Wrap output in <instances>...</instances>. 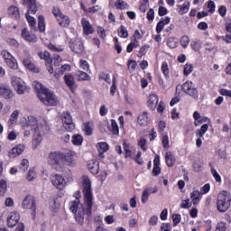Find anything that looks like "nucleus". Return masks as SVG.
Here are the masks:
<instances>
[{
  "label": "nucleus",
  "instance_id": "obj_1",
  "mask_svg": "<svg viewBox=\"0 0 231 231\" xmlns=\"http://www.w3.org/2000/svg\"><path fill=\"white\" fill-rule=\"evenodd\" d=\"M82 185L87 209H85L84 206L80 204L79 197H76L75 200L70 201L69 204V210L75 214L76 221L79 225H83L84 216H86V214L87 216H90L91 208H93V191L91 189V180H89V177H82Z\"/></svg>",
  "mask_w": 231,
  "mask_h": 231
},
{
  "label": "nucleus",
  "instance_id": "obj_19",
  "mask_svg": "<svg viewBox=\"0 0 231 231\" xmlns=\"http://www.w3.org/2000/svg\"><path fill=\"white\" fill-rule=\"evenodd\" d=\"M26 146L23 143H20L9 151L8 156L10 158H17V156H21V154L24 152Z\"/></svg>",
  "mask_w": 231,
  "mask_h": 231
},
{
  "label": "nucleus",
  "instance_id": "obj_22",
  "mask_svg": "<svg viewBox=\"0 0 231 231\" xmlns=\"http://www.w3.org/2000/svg\"><path fill=\"white\" fill-rule=\"evenodd\" d=\"M81 25L85 35H91V33L95 32L93 25H91V23H89L86 18L81 19Z\"/></svg>",
  "mask_w": 231,
  "mask_h": 231
},
{
  "label": "nucleus",
  "instance_id": "obj_63",
  "mask_svg": "<svg viewBox=\"0 0 231 231\" xmlns=\"http://www.w3.org/2000/svg\"><path fill=\"white\" fill-rule=\"evenodd\" d=\"M162 71L165 77H169V64L167 62L162 64Z\"/></svg>",
  "mask_w": 231,
  "mask_h": 231
},
{
  "label": "nucleus",
  "instance_id": "obj_47",
  "mask_svg": "<svg viewBox=\"0 0 231 231\" xmlns=\"http://www.w3.org/2000/svg\"><path fill=\"white\" fill-rule=\"evenodd\" d=\"M167 46L171 49L178 48V39L172 37L168 38Z\"/></svg>",
  "mask_w": 231,
  "mask_h": 231
},
{
  "label": "nucleus",
  "instance_id": "obj_48",
  "mask_svg": "<svg viewBox=\"0 0 231 231\" xmlns=\"http://www.w3.org/2000/svg\"><path fill=\"white\" fill-rule=\"evenodd\" d=\"M118 35L123 39H126V37H129V32H127V28H125L124 25H121L118 29Z\"/></svg>",
  "mask_w": 231,
  "mask_h": 231
},
{
  "label": "nucleus",
  "instance_id": "obj_54",
  "mask_svg": "<svg viewBox=\"0 0 231 231\" xmlns=\"http://www.w3.org/2000/svg\"><path fill=\"white\" fill-rule=\"evenodd\" d=\"M136 66L137 64L135 60H128L127 68L130 73H133L136 69Z\"/></svg>",
  "mask_w": 231,
  "mask_h": 231
},
{
  "label": "nucleus",
  "instance_id": "obj_39",
  "mask_svg": "<svg viewBox=\"0 0 231 231\" xmlns=\"http://www.w3.org/2000/svg\"><path fill=\"white\" fill-rule=\"evenodd\" d=\"M83 131L86 136H91V134H93V125L89 122L84 123Z\"/></svg>",
  "mask_w": 231,
  "mask_h": 231
},
{
  "label": "nucleus",
  "instance_id": "obj_20",
  "mask_svg": "<svg viewBox=\"0 0 231 231\" xmlns=\"http://www.w3.org/2000/svg\"><path fill=\"white\" fill-rule=\"evenodd\" d=\"M23 39L26 42H37V36L32 32H30L28 29L23 28L21 33Z\"/></svg>",
  "mask_w": 231,
  "mask_h": 231
},
{
  "label": "nucleus",
  "instance_id": "obj_27",
  "mask_svg": "<svg viewBox=\"0 0 231 231\" xmlns=\"http://www.w3.org/2000/svg\"><path fill=\"white\" fill-rule=\"evenodd\" d=\"M97 149L99 152V158H104V152H107V151H109V144L106 142L97 143Z\"/></svg>",
  "mask_w": 231,
  "mask_h": 231
},
{
  "label": "nucleus",
  "instance_id": "obj_52",
  "mask_svg": "<svg viewBox=\"0 0 231 231\" xmlns=\"http://www.w3.org/2000/svg\"><path fill=\"white\" fill-rule=\"evenodd\" d=\"M79 66L80 69H83L84 71H89V63H88L85 60H80L79 62Z\"/></svg>",
  "mask_w": 231,
  "mask_h": 231
},
{
  "label": "nucleus",
  "instance_id": "obj_53",
  "mask_svg": "<svg viewBox=\"0 0 231 231\" xmlns=\"http://www.w3.org/2000/svg\"><path fill=\"white\" fill-rule=\"evenodd\" d=\"M180 45L182 46V48H187V46H189V42H190V38H189L188 35H184L180 38Z\"/></svg>",
  "mask_w": 231,
  "mask_h": 231
},
{
  "label": "nucleus",
  "instance_id": "obj_8",
  "mask_svg": "<svg viewBox=\"0 0 231 231\" xmlns=\"http://www.w3.org/2000/svg\"><path fill=\"white\" fill-rule=\"evenodd\" d=\"M50 131V126L42 125L40 129H36L33 133V139L32 142V149H38L39 145H41L42 142V137L44 136L45 133Z\"/></svg>",
  "mask_w": 231,
  "mask_h": 231
},
{
  "label": "nucleus",
  "instance_id": "obj_45",
  "mask_svg": "<svg viewBox=\"0 0 231 231\" xmlns=\"http://www.w3.org/2000/svg\"><path fill=\"white\" fill-rule=\"evenodd\" d=\"M37 178V171H35V169H30L27 173L26 180L27 181H33Z\"/></svg>",
  "mask_w": 231,
  "mask_h": 231
},
{
  "label": "nucleus",
  "instance_id": "obj_18",
  "mask_svg": "<svg viewBox=\"0 0 231 231\" xmlns=\"http://www.w3.org/2000/svg\"><path fill=\"white\" fill-rule=\"evenodd\" d=\"M23 5L27 7V14L31 15H35L39 10L36 0H23Z\"/></svg>",
  "mask_w": 231,
  "mask_h": 231
},
{
  "label": "nucleus",
  "instance_id": "obj_44",
  "mask_svg": "<svg viewBox=\"0 0 231 231\" xmlns=\"http://www.w3.org/2000/svg\"><path fill=\"white\" fill-rule=\"evenodd\" d=\"M207 131H208V125L204 124L201 125L200 129L197 131L196 134L198 136H199V138H203V136H205V133H207Z\"/></svg>",
  "mask_w": 231,
  "mask_h": 231
},
{
  "label": "nucleus",
  "instance_id": "obj_40",
  "mask_svg": "<svg viewBox=\"0 0 231 231\" xmlns=\"http://www.w3.org/2000/svg\"><path fill=\"white\" fill-rule=\"evenodd\" d=\"M73 145L80 146L84 142V137L79 134H74L71 140Z\"/></svg>",
  "mask_w": 231,
  "mask_h": 231
},
{
  "label": "nucleus",
  "instance_id": "obj_64",
  "mask_svg": "<svg viewBox=\"0 0 231 231\" xmlns=\"http://www.w3.org/2000/svg\"><path fill=\"white\" fill-rule=\"evenodd\" d=\"M216 231H226V224L225 222H219L217 224Z\"/></svg>",
  "mask_w": 231,
  "mask_h": 231
},
{
  "label": "nucleus",
  "instance_id": "obj_4",
  "mask_svg": "<svg viewBox=\"0 0 231 231\" xmlns=\"http://www.w3.org/2000/svg\"><path fill=\"white\" fill-rule=\"evenodd\" d=\"M231 197L228 191H220L217 199V208L219 212H226L230 208Z\"/></svg>",
  "mask_w": 231,
  "mask_h": 231
},
{
  "label": "nucleus",
  "instance_id": "obj_10",
  "mask_svg": "<svg viewBox=\"0 0 231 231\" xmlns=\"http://www.w3.org/2000/svg\"><path fill=\"white\" fill-rule=\"evenodd\" d=\"M38 98L44 104V106H57V104H59L57 96H55L50 89L45 91L44 94H40V97Z\"/></svg>",
  "mask_w": 231,
  "mask_h": 231
},
{
  "label": "nucleus",
  "instance_id": "obj_17",
  "mask_svg": "<svg viewBox=\"0 0 231 231\" xmlns=\"http://www.w3.org/2000/svg\"><path fill=\"white\" fill-rule=\"evenodd\" d=\"M137 123L141 127H147L151 123V116H149V112L143 111L137 117Z\"/></svg>",
  "mask_w": 231,
  "mask_h": 231
},
{
  "label": "nucleus",
  "instance_id": "obj_2",
  "mask_svg": "<svg viewBox=\"0 0 231 231\" xmlns=\"http://www.w3.org/2000/svg\"><path fill=\"white\" fill-rule=\"evenodd\" d=\"M62 62V58L60 56L54 54V56L50 60V62L46 63L47 71L51 75L54 73V79H60L66 71L71 70V66L69 64L60 65Z\"/></svg>",
  "mask_w": 231,
  "mask_h": 231
},
{
  "label": "nucleus",
  "instance_id": "obj_29",
  "mask_svg": "<svg viewBox=\"0 0 231 231\" xmlns=\"http://www.w3.org/2000/svg\"><path fill=\"white\" fill-rule=\"evenodd\" d=\"M32 86L37 93L38 98H40V95H44L45 91L48 90L41 82L39 81H34L32 83Z\"/></svg>",
  "mask_w": 231,
  "mask_h": 231
},
{
  "label": "nucleus",
  "instance_id": "obj_60",
  "mask_svg": "<svg viewBox=\"0 0 231 231\" xmlns=\"http://www.w3.org/2000/svg\"><path fill=\"white\" fill-rule=\"evenodd\" d=\"M211 174H212V176L214 177L215 180H216L217 183H220V181H221V176L219 175V173L217 172V171H216V169L211 168Z\"/></svg>",
  "mask_w": 231,
  "mask_h": 231
},
{
  "label": "nucleus",
  "instance_id": "obj_46",
  "mask_svg": "<svg viewBox=\"0 0 231 231\" xmlns=\"http://www.w3.org/2000/svg\"><path fill=\"white\" fill-rule=\"evenodd\" d=\"M6 189H8V185L6 184V180H0V198L6 194Z\"/></svg>",
  "mask_w": 231,
  "mask_h": 231
},
{
  "label": "nucleus",
  "instance_id": "obj_30",
  "mask_svg": "<svg viewBox=\"0 0 231 231\" xmlns=\"http://www.w3.org/2000/svg\"><path fill=\"white\" fill-rule=\"evenodd\" d=\"M158 96L156 94H151L148 97V107L154 111L156 106H158Z\"/></svg>",
  "mask_w": 231,
  "mask_h": 231
},
{
  "label": "nucleus",
  "instance_id": "obj_15",
  "mask_svg": "<svg viewBox=\"0 0 231 231\" xmlns=\"http://www.w3.org/2000/svg\"><path fill=\"white\" fill-rule=\"evenodd\" d=\"M21 219V215H19V212L13 211L11 212L7 217V226H10V228H14L15 225L19 223V220Z\"/></svg>",
  "mask_w": 231,
  "mask_h": 231
},
{
  "label": "nucleus",
  "instance_id": "obj_62",
  "mask_svg": "<svg viewBox=\"0 0 231 231\" xmlns=\"http://www.w3.org/2000/svg\"><path fill=\"white\" fill-rule=\"evenodd\" d=\"M192 207V203H190V199H184L181 201L180 208H190Z\"/></svg>",
  "mask_w": 231,
  "mask_h": 231
},
{
  "label": "nucleus",
  "instance_id": "obj_5",
  "mask_svg": "<svg viewBox=\"0 0 231 231\" xmlns=\"http://www.w3.org/2000/svg\"><path fill=\"white\" fill-rule=\"evenodd\" d=\"M51 181L58 190H64L68 184L73 183V177L71 175L64 177L60 174H55L51 176Z\"/></svg>",
  "mask_w": 231,
  "mask_h": 231
},
{
  "label": "nucleus",
  "instance_id": "obj_35",
  "mask_svg": "<svg viewBox=\"0 0 231 231\" xmlns=\"http://www.w3.org/2000/svg\"><path fill=\"white\" fill-rule=\"evenodd\" d=\"M76 79L78 81L82 82V81H88L91 80V76H89L88 73L79 70L76 72Z\"/></svg>",
  "mask_w": 231,
  "mask_h": 231
},
{
  "label": "nucleus",
  "instance_id": "obj_3",
  "mask_svg": "<svg viewBox=\"0 0 231 231\" xmlns=\"http://www.w3.org/2000/svg\"><path fill=\"white\" fill-rule=\"evenodd\" d=\"M42 125L49 126L46 119L44 117H35L33 116H28L22 123L23 129H32L33 132H35L36 129H41Z\"/></svg>",
  "mask_w": 231,
  "mask_h": 231
},
{
  "label": "nucleus",
  "instance_id": "obj_61",
  "mask_svg": "<svg viewBox=\"0 0 231 231\" xmlns=\"http://www.w3.org/2000/svg\"><path fill=\"white\" fill-rule=\"evenodd\" d=\"M190 46L194 51L201 50V43L199 42H191Z\"/></svg>",
  "mask_w": 231,
  "mask_h": 231
},
{
  "label": "nucleus",
  "instance_id": "obj_49",
  "mask_svg": "<svg viewBox=\"0 0 231 231\" xmlns=\"http://www.w3.org/2000/svg\"><path fill=\"white\" fill-rule=\"evenodd\" d=\"M38 28L40 32H44L46 30V23H44V16L42 15L38 17Z\"/></svg>",
  "mask_w": 231,
  "mask_h": 231
},
{
  "label": "nucleus",
  "instance_id": "obj_41",
  "mask_svg": "<svg viewBox=\"0 0 231 231\" xmlns=\"http://www.w3.org/2000/svg\"><path fill=\"white\" fill-rule=\"evenodd\" d=\"M16 138H19V132L15 130H8L7 140H9V142H14Z\"/></svg>",
  "mask_w": 231,
  "mask_h": 231
},
{
  "label": "nucleus",
  "instance_id": "obj_59",
  "mask_svg": "<svg viewBox=\"0 0 231 231\" xmlns=\"http://www.w3.org/2000/svg\"><path fill=\"white\" fill-rule=\"evenodd\" d=\"M193 69H194V68L192 67V64L187 63V64L184 65L183 73L186 76L190 75L191 72L193 71Z\"/></svg>",
  "mask_w": 231,
  "mask_h": 231
},
{
  "label": "nucleus",
  "instance_id": "obj_24",
  "mask_svg": "<svg viewBox=\"0 0 231 231\" xmlns=\"http://www.w3.org/2000/svg\"><path fill=\"white\" fill-rule=\"evenodd\" d=\"M156 192H158V188H156V187L144 189L143 191L142 198H141L142 203H143V204L147 203V199H149V195L156 194Z\"/></svg>",
  "mask_w": 231,
  "mask_h": 231
},
{
  "label": "nucleus",
  "instance_id": "obj_34",
  "mask_svg": "<svg viewBox=\"0 0 231 231\" xmlns=\"http://www.w3.org/2000/svg\"><path fill=\"white\" fill-rule=\"evenodd\" d=\"M6 67L11 69H19V62H17V59L14 56L6 60L5 61Z\"/></svg>",
  "mask_w": 231,
  "mask_h": 231
},
{
  "label": "nucleus",
  "instance_id": "obj_16",
  "mask_svg": "<svg viewBox=\"0 0 231 231\" xmlns=\"http://www.w3.org/2000/svg\"><path fill=\"white\" fill-rule=\"evenodd\" d=\"M76 156L77 153L71 151L63 154V164L66 163L69 167H75V165H77V162L75 161Z\"/></svg>",
  "mask_w": 231,
  "mask_h": 231
},
{
  "label": "nucleus",
  "instance_id": "obj_21",
  "mask_svg": "<svg viewBox=\"0 0 231 231\" xmlns=\"http://www.w3.org/2000/svg\"><path fill=\"white\" fill-rule=\"evenodd\" d=\"M193 118L195 120L194 122V125L195 127H198V125H201V124H205V122L208 123L210 122V119L207 116H202L199 112L195 111L193 113Z\"/></svg>",
  "mask_w": 231,
  "mask_h": 231
},
{
  "label": "nucleus",
  "instance_id": "obj_33",
  "mask_svg": "<svg viewBox=\"0 0 231 231\" xmlns=\"http://www.w3.org/2000/svg\"><path fill=\"white\" fill-rule=\"evenodd\" d=\"M23 65L27 69H30V71H33L34 73H39V68L35 67V64L32 62L30 58H25L23 60Z\"/></svg>",
  "mask_w": 231,
  "mask_h": 231
},
{
  "label": "nucleus",
  "instance_id": "obj_14",
  "mask_svg": "<svg viewBox=\"0 0 231 231\" xmlns=\"http://www.w3.org/2000/svg\"><path fill=\"white\" fill-rule=\"evenodd\" d=\"M69 48L74 53H82L84 51V42L80 38H74L69 42Z\"/></svg>",
  "mask_w": 231,
  "mask_h": 231
},
{
  "label": "nucleus",
  "instance_id": "obj_31",
  "mask_svg": "<svg viewBox=\"0 0 231 231\" xmlns=\"http://www.w3.org/2000/svg\"><path fill=\"white\" fill-rule=\"evenodd\" d=\"M18 118H19V110H14L11 114L10 118L8 120V127H9V129H12V127H14V125H15L17 124Z\"/></svg>",
  "mask_w": 231,
  "mask_h": 231
},
{
  "label": "nucleus",
  "instance_id": "obj_23",
  "mask_svg": "<svg viewBox=\"0 0 231 231\" xmlns=\"http://www.w3.org/2000/svg\"><path fill=\"white\" fill-rule=\"evenodd\" d=\"M0 97L5 98V100H12V98L14 97V91H12L8 87L2 85Z\"/></svg>",
  "mask_w": 231,
  "mask_h": 231
},
{
  "label": "nucleus",
  "instance_id": "obj_11",
  "mask_svg": "<svg viewBox=\"0 0 231 231\" xmlns=\"http://www.w3.org/2000/svg\"><path fill=\"white\" fill-rule=\"evenodd\" d=\"M181 88L182 91H184L186 95H189V97H191V98H194L195 100L199 98V92L198 91V88L194 87L192 81H186L182 84Z\"/></svg>",
  "mask_w": 231,
  "mask_h": 231
},
{
  "label": "nucleus",
  "instance_id": "obj_57",
  "mask_svg": "<svg viewBox=\"0 0 231 231\" xmlns=\"http://www.w3.org/2000/svg\"><path fill=\"white\" fill-rule=\"evenodd\" d=\"M180 8V14H187L189 12V9L190 8V4L189 3H184L183 5L179 6Z\"/></svg>",
  "mask_w": 231,
  "mask_h": 231
},
{
  "label": "nucleus",
  "instance_id": "obj_43",
  "mask_svg": "<svg viewBox=\"0 0 231 231\" xmlns=\"http://www.w3.org/2000/svg\"><path fill=\"white\" fill-rule=\"evenodd\" d=\"M111 133L112 134H119L120 129L118 128V123H116V120L112 119L111 120Z\"/></svg>",
  "mask_w": 231,
  "mask_h": 231
},
{
  "label": "nucleus",
  "instance_id": "obj_26",
  "mask_svg": "<svg viewBox=\"0 0 231 231\" xmlns=\"http://www.w3.org/2000/svg\"><path fill=\"white\" fill-rule=\"evenodd\" d=\"M64 80H65L66 86H68V88H69V89H71V91H75L77 87L75 86V78L73 77V75H71V74L65 75Z\"/></svg>",
  "mask_w": 231,
  "mask_h": 231
},
{
  "label": "nucleus",
  "instance_id": "obj_12",
  "mask_svg": "<svg viewBox=\"0 0 231 231\" xmlns=\"http://www.w3.org/2000/svg\"><path fill=\"white\" fill-rule=\"evenodd\" d=\"M35 205V199L31 195L26 196L22 203L23 208H25L26 210H32V216L33 218L35 217L37 210V207Z\"/></svg>",
  "mask_w": 231,
  "mask_h": 231
},
{
  "label": "nucleus",
  "instance_id": "obj_32",
  "mask_svg": "<svg viewBox=\"0 0 231 231\" xmlns=\"http://www.w3.org/2000/svg\"><path fill=\"white\" fill-rule=\"evenodd\" d=\"M7 14L8 15H10V17H13V19H19V17H21V14L19 13V7L15 5L9 6Z\"/></svg>",
  "mask_w": 231,
  "mask_h": 231
},
{
  "label": "nucleus",
  "instance_id": "obj_38",
  "mask_svg": "<svg viewBox=\"0 0 231 231\" xmlns=\"http://www.w3.org/2000/svg\"><path fill=\"white\" fill-rule=\"evenodd\" d=\"M50 208L51 212H59V208H60V200L59 199H53L51 201Z\"/></svg>",
  "mask_w": 231,
  "mask_h": 231
},
{
  "label": "nucleus",
  "instance_id": "obj_25",
  "mask_svg": "<svg viewBox=\"0 0 231 231\" xmlns=\"http://www.w3.org/2000/svg\"><path fill=\"white\" fill-rule=\"evenodd\" d=\"M100 163L97 160H90L88 162V169L90 171L92 174H98V171H100Z\"/></svg>",
  "mask_w": 231,
  "mask_h": 231
},
{
  "label": "nucleus",
  "instance_id": "obj_28",
  "mask_svg": "<svg viewBox=\"0 0 231 231\" xmlns=\"http://www.w3.org/2000/svg\"><path fill=\"white\" fill-rule=\"evenodd\" d=\"M124 151L125 152V158H132V160H134V154H136V148H134V146H129L124 143Z\"/></svg>",
  "mask_w": 231,
  "mask_h": 231
},
{
  "label": "nucleus",
  "instance_id": "obj_42",
  "mask_svg": "<svg viewBox=\"0 0 231 231\" xmlns=\"http://www.w3.org/2000/svg\"><path fill=\"white\" fill-rule=\"evenodd\" d=\"M115 6L118 10H129V5L124 0H117Z\"/></svg>",
  "mask_w": 231,
  "mask_h": 231
},
{
  "label": "nucleus",
  "instance_id": "obj_56",
  "mask_svg": "<svg viewBox=\"0 0 231 231\" xmlns=\"http://www.w3.org/2000/svg\"><path fill=\"white\" fill-rule=\"evenodd\" d=\"M32 14H26L25 17L27 22L29 23L30 26H32V28L35 27V24H37V22L35 21V18L33 16H31Z\"/></svg>",
  "mask_w": 231,
  "mask_h": 231
},
{
  "label": "nucleus",
  "instance_id": "obj_55",
  "mask_svg": "<svg viewBox=\"0 0 231 231\" xmlns=\"http://www.w3.org/2000/svg\"><path fill=\"white\" fill-rule=\"evenodd\" d=\"M0 56L2 57V59H4V62H5L6 60H8V59L12 58L14 55H12L10 51L6 50H3L0 52Z\"/></svg>",
  "mask_w": 231,
  "mask_h": 231
},
{
  "label": "nucleus",
  "instance_id": "obj_58",
  "mask_svg": "<svg viewBox=\"0 0 231 231\" xmlns=\"http://www.w3.org/2000/svg\"><path fill=\"white\" fill-rule=\"evenodd\" d=\"M39 57L40 59H43V60H46V64H48V62H50V60H51V59L50 58V52H48L47 51H43V52H39Z\"/></svg>",
  "mask_w": 231,
  "mask_h": 231
},
{
  "label": "nucleus",
  "instance_id": "obj_6",
  "mask_svg": "<svg viewBox=\"0 0 231 231\" xmlns=\"http://www.w3.org/2000/svg\"><path fill=\"white\" fill-rule=\"evenodd\" d=\"M49 165H51L56 171H60L61 167H64V153L60 152H51L48 158Z\"/></svg>",
  "mask_w": 231,
  "mask_h": 231
},
{
  "label": "nucleus",
  "instance_id": "obj_51",
  "mask_svg": "<svg viewBox=\"0 0 231 231\" xmlns=\"http://www.w3.org/2000/svg\"><path fill=\"white\" fill-rule=\"evenodd\" d=\"M193 169H194L195 172H199V171H201V169H203V161L197 160L193 164Z\"/></svg>",
  "mask_w": 231,
  "mask_h": 231
},
{
  "label": "nucleus",
  "instance_id": "obj_7",
  "mask_svg": "<svg viewBox=\"0 0 231 231\" xmlns=\"http://www.w3.org/2000/svg\"><path fill=\"white\" fill-rule=\"evenodd\" d=\"M52 14L56 18L58 24H60L61 28H68L69 24H71V19L69 18V16L62 14V11H60V8L53 7Z\"/></svg>",
  "mask_w": 231,
  "mask_h": 231
},
{
  "label": "nucleus",
  "instance_id": "obj_9",
  "mask_svg": "<svg viewBox=\"0 0 231 231\" xmlns=\"http://www.w3.org/2000/svg\"><path fill=\"white\" fill-rule=\"evenodd\" d=\"M11 85L18 95H24L28 91V86L24 80L17 76L11 77Z\"/></svg>",
  "mask_w": 231,
  "mask_h": 231
},
{
  "label": "nucleus",
  "instance_id": "obj_37",
  "mask_svg": "<svg viewBox=\"0 0 231 231\" xmlns=\"http://www.w3.org/2000/svg\"><path fill=\"white\" fill-rule=\"evenodd\" d=\"M166 163L169 167H174V163H176V160L174 159V154L171 152H167L165 153Z\"/></svg>",
  "mask_w": 231,
  "mask_h": 231
},
{
  "label": "nucleus",
  "instance_id": "obj_50",
  "mask_svg": "<svg viewBox=\"0 0 231 231\" xmlns=\"http://www.w3.org/2000/svg\"><path fill=\"white\" fill-rule=\"evenodd\" d=\"M28 167H30V162L28 159H23L20 164V170L23 171V172H26Z\"/></svg>",
  "mask_w": 231,
  "mask_h": 231
},
{
  "label": "nucleus",
  "instance_id": "obj_13",
  "mask_svg": "<svg viewBox=\"0 0 231 231\" xmlns=\"http://www.w3.org/2000/svg\"><path fill=\"white\" fill-rule=\"evenodd\" d=\"M61 121L64 129L67 130L69 133H71V131L75 130V124H73V119L69 112H65L61 115Z\"/></svg>",
  "mask_w": 231,
  "mask_h": 231
},
{
  "label": "nucleus",
  "instance_id": "obj_36",
  "mask_svg": "<svg viewBox=\"0 0 231 231\" xmlns=\"http://www.w3.org/2000/svg\"><path fill=\"white\" fill-rule=\"evenodd\" d=\"M201 192L199 190H195L190 193V199L192 200L193 205H198L199 201H201Z\"/></svg>",
  "mask_w": 231,
  "mask_h": 231
}]
</instances>
